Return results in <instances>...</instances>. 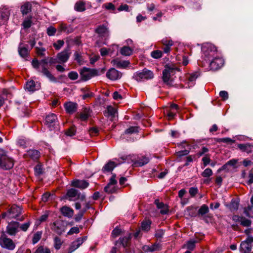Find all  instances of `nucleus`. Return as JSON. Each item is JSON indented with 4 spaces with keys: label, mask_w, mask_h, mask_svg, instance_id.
I'll return each instance as SVG.
<instances>
[{
    "label": "nucleus",
    "mask_w": 253,
    "mask_h": 253,
    "mask_svg": "<svg viewBox=\"0 0 253 253\" xmlns=\"http://www.w3.org/2000/svg\"><path fill=\"white\" fill-rule=\"evenodd\" d=\"M202 57L205 61L199 60L198 64L203 67H206V64L209 65L210 60L218 54L216 46L210 43H205L202 46Z\"/></svg>",
    "instance_id": "f257e3e1"
},
{
    "label": "nucleus",
    "mask_w": 253,
    "mask_h": 253,
    "mask_svg": "<svg viewBox=\"0 0 253 253\" xmlns=\"http://www.w3.org/2000/svg\"><path fill=\"white\" fill-rule=\"evenodd\" d=\"M32 65L33 68L37 70L38 72L42 73L50 81H56V79L51 74L47 69L48 61L47 59H42L39 62L37 59H34L32 61Z\"/></svg>",
    "instance_id": "f03ea898"
},
{
    "label": "nucleus",
    "mask_w": 253,
    "mask_h": 253,
    "mask_svg": "<svg viewBox=\"0 0 253 253\" xmlns=\"http://www.w3.org/2000/svg\"><path fill=\"white\" fill-rule=\"evenodd\" d=\"M224 60L218 54L210 60L209 64H206V69L210 68L212 70H217L222 67L224 64Z\"/></svg>",
    "instance_id": "7ed1b4c3"
},
{
    "label": "nucleus",
    "mask_w": 253,
    "mask_h": 253,
    "mask_svg": "<svg viewBox=\"0 0 253 253\" xmlns=\"http://www.w3.org/2000/svg\"><path fill=\"white\" fill-rule=\"evenodd\" d=\"M21 209L20 207L13 205L7 212L2 214V217H8L9 218H17L21 213Z\"/></svg>",
    "instance_id": "20e7f679"
},
{
    "label": "nucleus",
    "mask_w": 253,
    "mask_h": 253,
    "mask_svg": "<svg viewBox=\"0 0 253 253\" xmlns=\"http://www.w3.org/2000/svg\"><path fill=\"white\" fill-rule=\"evenodd\" d=\"M154 75L152 71L144 69L142 72H137L134 74V79L138 82L151 79L153 78Z\"/></svg>",
    "instance_id": "39448f33"
},
{
    "label": "nucleus",
    "mask_w": 253,
    "mask_h": 253,
    "mask_svg": "<svg viewBox=\"0 0 253 253\" xmlns=\"http://www.w3.org/2000/svg\"><path fill=\"white\" fill-rule=\"evenodd\" d=\"M45 124L51 130L57 127L59 125L57 116L53 113L46 116Z\"/></svg>",
    "instance_id": "423d86ee"
},
{
    "label": "nucleus",
    "mask_w": 253,
    "mask_h": 253,
    "mask_svg": "<svg viewBox=\"0 0 253 253\" xmlns=\"http://www.w3.org/2000/svg\"><path fill=\"white\" fill-rule=\"evenodd\" d=\"M80 75L82 80L86 81L93 77L98 75V72L95 69H90L84 68L80 72Z\"/></svg>",
    "instance_id": "0eeeda50"
},
{
    "label": "nucleus",
    "mask_w": 253,
    "mask_h": 253,
    "mask_svg": "<svg viewBox=\"0 0 253 253\" xmlns=\"http://www.w3.org/2000/svg\"><path fill=\"white\" fill-rule=\"evenodd\" d=\"M108 23L99 25L95 29V32L99 35V36L106 40L108 39L110 36L109 30L108 28Z\"/></svg>",
    "instance_id": "6e6552de"
},
{
    "label": "nucleus",
    "mask_w": 253,
    "mask_h": 253,
    "mask_svg": "<svg viewBox=\"0 0 253 253\" xmlns=\"http://www.w3.org/2000/svg\"><path fill=\"white\" fill-rule=\"evenodd\" d=\"M0 245L2 248L9 250H13L15 248V245L13 241L4 235L0 237Z\"/></svg>",
    "instance_id": "1a4fd4ad"
},
{
    "label": "nucleus",
    "mask_w": 253,
    "mask_h": 253,
    "mask_svg": "<svg viewBox=\"0 0 253 253\" xmlns=\"http://www.w3.org/2000/svg\"><path fill=\"white\" fill-rule=\"evenodd\" d=\"M175 68L171 67L168 65L165 66V69L163 72V80L167 84H170L171 82L170 77L171 74H173Z\"/></svg>",
    "instance_id": "9d476101"
},
{
    "label": "nucleus",
    "mask_w": 253,
    "mask_h": 253,
    "mask_svg": "<svg viewBox=\"0 0 253 253\" xmlns=\"http://www.w3.org/2000/svg\"><path fill=\"white\" fill-rule=\"evenodd\" d=\"M0 165L1 168L9 169L13 167L14 161L11 158L6 156H2L0 158Z\"/></svg>",
    "instance_id": "9b49d317"
},
{
    "label": "nucleus",
    "mask_w": 253,
    "mask_h": 253,
    "mask_svg": "<svg viewBox=\"0 0 253 253\" xmlns=\"http://www.w3.org/2000/svg\"><path fill=\"white\" fill-rule=\"evenodd\" d=\"M66 198L70 201H75L80 198L83 200L84 199L85 196L84 195L81 196L78 190L71 188L67 191Z\"/></svg>",
    "instance_id": "f8f14e48"
},
{
    "label": "nucleus",
    "mask_w": 253,
    "mask_h": 253,
    "mask_svg": "<svg viewBox=\"0 0 253 253\" xmlns=\"http://www.w3.org/2000/svg\"><path fill=\"white\" fill-rule=\"evenodd\" d=\"M51 229L58 234H61L65 230V225L63 221L57 220L53 222Z\"/></svg>",
    "instance_id": "ddd939ff"
},
{
    "label": "nucleus",
    "mask_w": 253,
    "mask_h": 253,
    "mask_svg": "<svg viewBox=\"0 0 253 253\" xmlns=\"http://www.w3.org/2000/svg\"><path fill=\"white\" fill-rule=\"evenodd\" d=\"M71 55L69 49H65L63 51L58 53L57 59L58 63H65L69 59Z\"/></svg>",
    "instance_id": "4468645a"
},
{
    "label": "nucleus",
    "mask_w": 253,
    "mask_h": 253,
    "mask_svg": "<svg viewBox=\"0 0 253 253\" xmlns=\"http://www.w3.org/2000/svg\"><path fill=\"white\" fill-rule=\"evenodd\" d=\"M131 238V234H127L124 237L120 238L118 241H116L115 245L116 246L122 245L124 248L128 247L130 245Z\"/></svg>",
    "instance_id": "2eb2a0df"
},
{
    "label": "nucleus",
    "mask_w": 253,
    "mask_h": 253,
    "mask_svg": "<svg viewBox=\"0 0 253 253\" xmlns=\"http://www.w3.org/2000/svg\"><path fill=\"white\" fill-rule=\"evenodd\" d=\"M86 237L84 236L78 238L76 240L73 242L69 249V253H72L77 249L86 240Z\"/></svg>",
    "instance_id": "dca6fc26"
},
{
    "label": "nucleus",
    "mask_w": 253,
    "mask_h": 253,
    "mask_svg": "<svg viewBox=\"0 0 253 253\" xmlns=\"http://www.w3.org/2000/svg\"><path fill=\"white\" fill-rule=\"evenodd\" d=\"M106 77L111 80L115 81L121 78L122 73L115 68H111L107 72Z\"/></svg>",
    "instance_id": "f3484780"
},
{
    "label": "nucleus",
    "mask_w": 253,
    "mask_h": 253,
    "mask_svg": "<svg viewBox=\"0 0 253 253\" xmlns=\"http://www.w3.org/2000/svg\"><path fill=\"white\" fill-rule=\"evenodd\" d=\"M19 223L12 221L8 223L6 227L7 233L10 235H14L18 232Z\"/></svg>",
    "instance_id": "a211bd4d"
},
{
    "label": "nucleus",
    "mask_w": 253,
    "mask_h": 253,
    "mask_svg": "<svg viewBox=\"0 0 253 253\" xmlns=\"http://www.w3.org/2000/svg\"><path fill=\"white\" fill-rule=\"evenodd\" d=\"M90 114L89 109L85 108L82 112L77 114V118L82 121H85L90 116Z\"/></svg>",
    "instance_id": "6ab92c4d"
},
{
    "label": "nucleus",
    "mask_w": 253,
    "mask_h": 253,
    "mask_svg": "<svg viewBox=\"0 0 253 253\" xmlns=\"http://www.w3.org/2000/svg\"><path fill=\"white\" fill-rule=\"evenodd\" d=\"M72 185L73 187L83 189L87 188L89 183L84 180L75 179L72 182Z\"/></svg>",
    "instance_id": "aec40b11"
},
{
    "label": "nucleus",
    "mask_w": 253,
    "mask_h": 253,
    "mask_svg": "<svg viewBox=\"0 0 253 253\" xmlns=\"http://www.w3.org/2000/svg\"><path fill=\"white\" fill-rule=\"evenodd\" d=\"M77 104L71 102L65 103L64 107L67 113L72 114L75 113L77 109Z\"/></svg>",
    "instance_id": "412c9836"
},
{
    "label": "nucleus",
    "mask_w": 253,
    "mask_h": 253,
    "mask_svg": "<svg viewBox=\"0 0 253 253\" xmlns=\"http://www.w3.org/2000/svg\"><path fill=\"white\" fill-rule=\"evenodd\" d=\"M40 87V85L39 83H37L36 84L35 82L32 80L27 82L25 85L26 89L29 91H34L38 89Z\"/></svg>",
    "instance_id": "4be33fe9"
},
{
    "label": "nucleus",
    "mask_w": 253,
    "mask_h": 253,
    "mask_svg": "<svg viewBox=\"0 0 253 253\" xmlns=\"http://www.w3.org/2000/svg\"><path fill=\"white\" fill-rule=\"evenodd\" d=\"M199 76L200 73L198 71L193 72L188 75L187 79L189 86H192L194 84V82Z\"/></svg>",
    "instance_id": "5701e85b"
},
{
    "label": "nucleus",
    "mask_w": 253,
    "mask_h": 253,
    "mask_svg": "<svg viewBox=\"0 0 253 253\" xmlns=\"http://www.w3.org/2000/svg\"><path fill=\"white\" fill-rule=\"evenodd\" d=\"M149 162V159L145 156L138 157L133 162V165L136 167H141Z\"/></svg>",
    "instance_id": "b1692460"
},
{
    "label": "nucleus",
    "mask_w": 253,
    "mask_h": 253,
    "mask_svg": "<svg viewBox=\"0 0 253 253\" xmlns=\"http://www.w3.org/2000/svg\"><path fill=\"white\" fill-rule=\"evenodd\" d=\"M32 4L29 2H26L21 6L20 11L23 15L27 14L31 11Z\"/></svg>",
    "instance_id": "393cba45"
},
{
    "label": "nucleus",
    "mask_w": 253,
    "mask_h": 253,
    "mask_svg": "<svg viewBox=\"0 0 253 253\" xmlns=\"http://www.w3.org/2000/svg\"><path fill=\"white\" fill-rule=\"evenodd\" d=\"M28 45H24L22 43H20L19 45L18 52L19 55L25 58L28 55V50L27 49Z\"/></svg>",
    "instance_id": "a878e982"
},
{
    "label": "nucleus",
    "mask_w": 253,
    "mask_h": 253,
    "mask_svg": "<svg viewBox=\"0 0 253 253\" xmlns=\"http://www.w3.org/2000/svg\"><path fill=\"white\" fill-rule=\"evenodd\" d=\"M163 44L164 45L163 48L164 52L168 53L170 51V47L173 45V42L171 40H167L163 39L162 41Z\"/></svg>",
    "instance_id": "bb28decb"
},
{
    "label": "nucleus",
    "mask_w": 253,
    "mask_h": 253,
    "mask_svg": "<svg viewBox=\"0 0 253 253\" xmlns=\"http://www.w3.org/2000/svg\"><path fill=\"white\" fill-rule=\"evenodd\" d=\"M61 212L64 216L68 217H72L74 214L73 210L71 208L67 206L63 207L61 209Z\"/></svg>",
    "instance_id": "cd10ccee"
},
{
    "label": "nucleus",
    "mask_w": 253,
    "mask_h": 253,
    "mask_svg": "<svg viewBox=\"0 0 253 253\" xmlns=\"http://www.w3.org/2000/svg\"><path fill=\"white\" fill-rule=\"evenodd\" d=\"M252 250V246L250 244L243 241L240 245V250L243 253H248Z\"/></svg>",
    "instance_id": "c85d7f7f"
},
{
    "label": "nucleus",
    "mask_w": 253,
    "mask_h": 253,
    "mask_svg": "<svg viewBox=\"0 0 253 253\" xmlns=\"http://www.w3.org/2000/svg\"><path fill=\"white\" fill-rule=\"evenodd\" d=\"M116 166L117 164L115 162L110 161L103 167L102 171L103 172L111 171Z\"/></svg>",
    "instance_id": "c756f323"
},
{
    "label": "nucleus",
    "mask_w": 253,
    "mask_h": 253,
    "mask_svg": "<svg viewBox=\"0 0 253 253\" xmlns=\"http://www.w3.org/2000/svg\"><path fill=\"white\" fill-rule=\"evenodd\" d=\"M75 10L78 12H83L85 10V2L83 0L77 1L74 6Z\"/></svg>",
    "instance_id": "7c9ffc66"
},
{
    "label": "nucleus",
    "mask_w": 253,
    "mask_h": 253,
    "mask_svg": "<svg viewBox=\"0 0 253 253\" xmlns=\"http://www.w3.org/2000/svg\"><path fill=\"white\" fill-rule=\"evenodd\" d=\"M9 13L6 10L0 11V25L4 24L9 18Z\"/></svg>",
    "instance_id": "2f4dec72"
},
{
    "label": "nucleus",
    "mask_w": 253,
    "mask_h": 253,
    "mask_svg": "<svg viewBox=\"0 0 253 253\" xmlns=\"http://www.w3.org/2000/svg\"><path fill=\"white\" fill-rule=\"evenodd\" d=\"M155 203L157 205V207L158 209H161L160 212L163 214L167 213L168 211V207L162 202H159L157 201H155Z\"/></svg>",
    "instance_id": "473e14b6"
},
{
    "label": "nucleus",
    "mask_w": 253,
    "mask_h": 253,
    "mask_svg": "<svg viewBox=\"0 0 253 253\" xmlns=\"http://www.w3.org/2000/svg\"><path fill=\"white\" fill-rule=\"evenodd\" d=\"M27 155L33 160H37L40 157V152L36 150H30L27 152Z\"/></svg>",
    "instance_id": "72a5a7b5"
},
{
    "label": "nucleus",
    "mask_w": 253,
    "mask_h": 253,
    "mask_svg": "<svg viewBox=\"0 0 253 253\" xmlns=\"http://www.w3.org/2000/svg\"><path fill=\"white\" fill-rule=\"evenodd\" d=\"M59 30L61 32H65L67 34L71 33L74 31L73 28L71 26H68L65 24H61L60 25Z\"/></svg>",
    "instance_id": "f704fd0d"
},
{
    "label": "nucleus",
    "mask_w": 253,
    "mask_h": 253,
    "mask_svg": "<svg viewBox=\"0 0 253 253\" xmlns=\"http://www.w3.org/2000/svg\"><path fill=\"white\" fill-rule=\"evenodd\" d=\"M151 221L149 219H146L142 222L141 229L142 230L147 232L150 229Z\"/></svg>",
    "instance_id": "c9c22d12"
},
{
    "label": "nucleus",
    "mask_w": 253,
    "mask_h": 253,
    "mask_svg": "<svg viewBox=\"0 0 253 253\" xmlns=\"http://www.w3.org/2000/svg\"><path fill=\"white\" fill-rule=\"evenodd\" d=\"M113 61L116 66L118 68H124L126 67L129 64V62L127 61H120L118 59H115Z\"/></svg>",
    "instance_id": "e433bc0d"
},
{
    "label": "nucleus",
    "mask_w": 253,
    "mask_h": 253,
    "mask_svg": "<svg viewBox=\"0 0 253 253\" xmlns=\"http://www.w3.org/2000/svg\"><path fill=\"white\" fill-rule=\"evenodd\" d=\"M32 24V16H30L25 18L22 24V25L24 29H28L31 26Z\"/></svg>",
    "instance_id": "4c0bfd02"
},
{
    "label": "nucleus",
    "mask_w": 253,
    "mask_h": 253,
    "mask_svg": "<svg viewBox=\"0 0 253 253\" xmlns=\"http://www.w3.org/2000/svg\"><path fill=\"white\" fill-rule=\"evenodd\" d=\"M197 242V241L191 240L188 241L186 244L183 246V248H186L189 251H192L194 250L195 247V244Z\"/></svg>",
    "instance_id": "58836bf2"
},
{
    "label": "nucleus",
    "mask_w": 253,
    "mask_h": 253,
    "mask_svg": "<svg viewBox=\"0 0 253 253\" xmlns=\"http://www.w3.org/2000/svg\"><path fill=\"white\" fill-rule=\"evenodd\" d=\"M132 49L128 46H125L120 50L121 54L125 56H129L132 53Z\"/></svg>",
    "instance_id": "ea45409f"
},
{
    "label": "nucleus",
    "mask_w": 253,
    "mask_h": 253,
    "mask_svg": "<svg viewBox=\"0 0 253 253\" xmlns=\"http://www.w3.org/2000/svg\"><path fill=\"white\" fill-rule=\"evenodd\" d=\"M42 235V231H38L36 233H35L32 239V243L33 244H35L37 243H38L40 240L41 239Z\"/></svg>",
    "instance_id": "a19ab883"
},
{
    "label": "nucleus",
    "mask_w": 253,
    "mask_h": 253,
    "mask_svg": "<svg viewBox=\"0 0 253 253\" xmlns=\"http://www.w3.org/2000/svg\"><path fill=\"white\" fill-rule=\"evenodd\" d=\"M253 206H249L248 207L245 208L244 213L246 216L249 217H253Z\"/></svg>",
    "instance_id": "79ce46f5"
},
{
    "label": "nucleus",
    "mask_w": 253,
    "mask_h": 253,
    "mask_svg": "<svg viewBox=\"0 0 253 253\" xmlns=\"http://www.w3.org/2000/svg\"><path fill=\"white\" fill-rule=\"evenodd\" d=\"M34 253H50V250L43 246H39Z\"/></svg>",
    "instance_id": "37998d69"
},
{
    "label": "nucleus",
    "mask_w": 253,
    "mask_h": 253,
    "mask_svg": "<svg viewBox=\"0 0 253 253\" xmlns=\"http://www.w3.org/2000/svg\"><path fill=\"white\" fill-rule=\"evenodd\" d=\"M151 56L155 59H159L162 57L163 52L159 50H154L151 53Z\"/></svg>",
    "instance_id": "c03bdc74"
},
{
    "label": "nucleus",
    "mask_w": 253,
    "mask_h": 253,
    "mask_svg": "<svg viewBox=\"0 0 253 253\" xmlns=\"http://www.w3.org/2000/svg\"><path fill=\"white\" fill-rule=\"evenodd\" d=\"M216 141L217 142H223L225 143H233L235 141L230 138L226 137V138H216Z\"/></svg>",
    "instance_id": "a18cd8bd"
},
{
    "label": "nucleus",
    "mask_w": 253,
    "mask_h": 253,
    "mask_svg": "<svg viewBox=\"0 0 253 253\" xmlns=\"http://www.w3.org/2000/svg\"><path fill=\"white\" fill-rule=\"evenodd\" d=\"M209 211V208L206 205H202L198 211L199 214L203 215L208 213Z\"/></svg>",
    "instance_id": "49530a36"
},
{
    "label": "nucleus",
    "mask_w": 253,
    "mask_h": 253,
    "mask_svg": "<svg viewBox=\"0 0 253 253\" xmlns=\"http://www.w3.org/2000/svg\"><path fill=\"white\" fill-rule=\"evenodd\" d=\"M238 203L236 201L232 200L229 206V207L231 211H235L238 210Z\"/></svg>",
    "instance_id": "de8ad7c7"
},
{
    "label": "nucleus",
    "mask_w": 253,
    "mask_h": 253,
    "mask_svg": "<svg viewBox=\"0 0 253 253\" xmlns=\"http://www.w3.org/2000/svg\"><path fill=\"white\" fill-rule=\"evenodd\" d=\"M64 44L63 40H59L56 42L53 43V46L57 50H59Z\"/></svg>",
    "instance_id": "09e8293b"
},
{
    "label": "nucleus",
    "mask_w": 253,
    "mask_h": 253,
    "mask_svg": "<svg viewBox=\"0 0 253 253\" xmlns=\"http://www.w3.org/2000/svg\"><path fill=\"white\" fill-rule=\"evenodd\" d=\"M252 221L251 220L246 218L242 216V220H241L240 224L245 227H249L251 225Z\"/></svg>",
    "instance_id": "8fccbe9b"
},
{
    "label": "nucleus",
    "mask_w": 253,
    "mask_h": 253,
    "mask_svg": "<svg viewBox=\"0 0 253 253\" xmlns=\"http://www.w3.org/2000/svg\"><path fill=\"white\" fill-rule=\"evenodd\" d=\"M104 190L105 192L108 193H114L116 191L115 185H107L105 187Z\"/></svg>",
    "instance_id": "3c124183"
},
{
    "label": "nucleus",
    "mask_w": 253,
    "mask_h": 253,
    "mask_svg": "<svg viewBox=\"0 0 253 253\" xmlns=\"http://www.w3.org/2000/svg\"><path fill=\"white\" fill-rule=\"evenodd\" d=\"M165 231L163 229H158L156 230L155 237L158 239H161L163 237Z\"/></svg>",
    "instance_id": "603ef678"
},
{
    "label": "nucleus",
    "mask_w": 253,
    "mask_h": 253,
    "mask_svg": "<svg viewBox=\"0 0 253 253\" xmlns=\"http://www.w3.org/2000/svg\"><path fill=\"white\" fill-rule=\"evenodd\" d=\"M237 161L235 159H232L229 161L226 164L222 167V169H226L228 166H234Z\"/></svg>",
    "instance_id": "864d4df0"
},
{
    "label": "nucleus",
    "mask_w": 253,
    "mask_h": 253,
    "mask_svg": "<svg viewBox=\"0 0 253 253\" xmlns=\"http://www.w3.org/2000/svg\"><path fill=\"white\" fill-rule=\"evenodd\" d=\"M152 252L160 251L162 249V245L160 243H155L151 246Z\"/></svg>",
    "instance_id": "5fc2aeb1"
},
{
    "label": "nucleus",
    "mask_w": 253,
    "mask_h": 253,
    "mask_svg": "<svg viewBox=\"0 0 253 253\" xmlns=\"http://www.w3.org/2000/svg\"><path fill=\"white\" fill-rule=\"evenodd\" d=\"M212 171L210 168H207L204 170V171L202 172V175L204 177H209L212 175Z\"/></svg>",
    "instance_id": "6e6d98bb"
},
{
    "label": "nucleus",
    "mask_w": 253,
    "mask_h": 253,
    "mask_svg": "<svg viewBox=\"0 0 253 253\" xmlns=\"http://www.w3.org/2000/svg\"><path fill=\"white\" fill-rule=\"evenodd\" d=\"M31 222L30 221H28L26 223H24L23 224H22L21 225H20L19 224V228L22 231H26L29 228L30 224H31Z\"/></svg>",
    "instance_id": "4d7b16f0"
},
{
    "label": "nucleus",
    "mask_w": 253,
    "mask_h": 253,
    "mask_svg": "<svg viewBox=\"0 0 253 253\" xmlns=\"http://www.w3.org/2000/svg\"><path fill=\"white\" fill-rule=\"evenodd\" d=\"M138 131V127L136 126H130L126 130V134H131L133 133H137Z\"/></svg>",
    "instance_id": "13d9d810"
},
{
    "label": "nucleus",
    "mask_w": 253,
    "mask_h": 253,
    "mask_svg": "<svg viewBox=\"0 0 253 253\" xmlns=\"http://www.w3.org/2000/svg\"><path fill=\"white\" fill-rule=\"evenodd\" d=\"M166 113H167V114L168 115L169 119L171 120L174 118L177 111H174L169 110V109H167L166 110Z\"/></svg>",
    "instance_id": "bf43d9fd"
},
{
    "label": "nucleus",
    "mask_w": 253,
    "mask_h": 253,
    "mask_svg": "<svg viewBox=\"0 0 253 253\" xmlns=\"http://www.w3.org/2000/svg\"><path fill=\"white\" fill-rule=\"evenodd\" d=\"M107 111L108 115L111 116H114L116 113V109L111 106H109L107 107Z\"/></svg>",
    "instance_id": "052dcab7"
},
{
    "label": "nucleus",
    "mask_w": 253,
    "mask_h": 253,
    "mask_svg": "<svg viewBox=\"0 0 253 253\" xmlns=\"http://www.w3.org/2000/svg\"><path fill=\"white\" fill-rule=\"evenodd\" d=\"M54 247L56 250H59L61 246L62 242L58 237H55L54 240Z\"/></svg>",
    "instance_id": "680f3d73"
},
{
    "label": "nucleus",
    "mask_w": 253,
    "mask_h": 253,
    "mask_svg": "<svg viewBox=\"0 0 253 253\" xmlns=\"http://www.w3.org/2000/svg\"><path fill=\"white\" fill-rule=\"evenodd\" d=\"M56 32V29L53 26H50L47 29V34L49 36H52Z\"/></svg>",
    "instance_id": "e2e57ef3"
},
{
    "label": "nucleus",
    "mask_w": 253,
    "mask_h": 253,
    "mask_svg": "<svg viewBox=\"0 0 253 253\" xmlns=\"http://www.w3.org/2000/svg\"><path fill=\"white\" fill-rule=\"evenodd\" d=\"M98 129L97 128L93 127L89 129V133L90 136H94L98 134Z\"/></svg>",
    "instance_id": "0e129e2a"
},
{
    "label": "nucleus",
    "mask_w": 253,
    "mask_h": 253,
    "mask_svg": "<svg viewBox=\"0 0 253 253\" xmlns=\"http://www.w3.org/2000/svg\"><path fill=\"white\" fill-rule=\"evenodd\" d=\"M102 7L108 10H114L115 9V5L111 2L105 3Z\"/></svg>",
    "instance_id": "69168bd1"
},
{
    "label": "nucleus",
    "mask_w": 253,
    "mask_h": 253,
    "mask_svg": "<svg viewBox=\"0 0 253 253\" xmlns=\"http://www.w3.org/2000/svg\"><path fill=\"white\" fill-rule=\"evenodd\" d=\"M78 77V74L76 72L72 71L68 74V77L72 80H77Z\"/></svg>",
    "instance_id": "338daca9"
},
{
    "label": "nucleus",
    "mask_w": 253,
    "mask_h": 253,
    "mask_svg": "<svg viewBox=\"0 0 253 253\" xmlns=\"http://www.w3.org/2000/svg\"><path fill=\"white\" fill-rule=\"evenodd\" d=\"M75 128L74 127H71L67 130L66 134L68 136H72L75 134Z\"/></svg>",
    "instance_id": "774afa93"
}]
</instances>
